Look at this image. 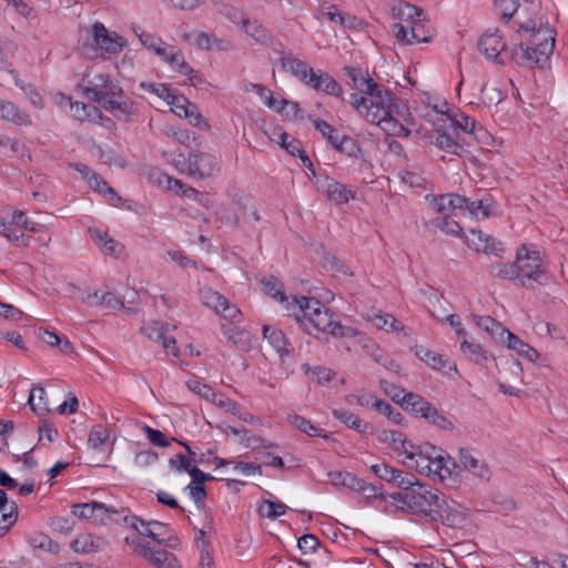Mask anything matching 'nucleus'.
I'll return each instance as SVG.
<instances>
[{
	"mask_svg": "<svg viewBox=\"0 0 568 568\" xmlns=\"http://www.w3.org/2000/svg\"><path fill=\"white\" fill-rule=\"evenodd\" d=\"M302 369L306 375H311L312 379H314L316 383L321 385L331 382L335 376V372H333L331 368L323 366L311 367L308 364H304L302 366Z\"/></svg>",
	"mask_w": 568,
	"mask_h": 568,
	"instance_id": "45",
	"label": "nucleus"
},
{
	"mask_svg": "<svg viewBox=\"0 0 568 568\" xmlns=\"http://www.w3.org/2000/svg\"><path fill=\"white\" fill-rule=\"evenodd\" d=\"M297 313L294 314L296 323L311 335L318 337L320 333H329L334 337L355 338L359 332L352 326H344L334 320V314L318 300L302 296L294 297Z\"/></svg>",
	"mask_w": 568,
	"mask_h": 568,
	"instance_id": "1",
	"label": "nucleus"
},
{
	"mask_svg": "<svg viewBox=\"0 0 568 568\" xmlns=\"http://www.w3.org/2000/svg\"><path fill=\"white\" fill-rule=\"evenodd\" d=\"M18 519V505L9 501L7 493L0 489V535L7 532Z\"/></svg>",
	"mask_w": 568,
	"mask_h": 568,
	"instance_id": "24",
	"label": "nucleus"
},
{
	"mask_svg": "<svg viewBox=\"0 0 568 568\" xmlns=\"http://www.w3.org/2000/svg\"><path fill=\"white\" fill-rule=\"evenodd\" d=\"M453 123L463 131L473 134L477 140H481L487 135V132L481 126H477L476 121L468 115H456Z\"/></svg>",
	"mask_w": 568,
	"mask_h": 568,
	"instance_id": "37",
	"label": "nucleus"
},
{
	"mask_svg": "<svg viewBox=\"0 0 568 568\" xmlns=\"http://www.w3.org/2000/svg\"><path fill=\"white\" fill-rule=\"evenodd\" d=\"M514 42L515 47L511 49L509 61H515L519 65L529 68H544L548 63V61H539V52L529 43H524L523 39Z\"/></svg>",
	"mask_w": 568,
	"mask_h": 568,
	"instance_id": "15",
	"label": "nucleus"
},
{
	"mask_svg": "<svg viewBox=\"0 0 568 568\" xmlns=\"http://www.w3.org/2000/svg\"><path fill=\"white\" fill-rule=\"evenodd\" d=\"M366 353L378 364L387 369L398 367L394 361L375 343H365L363 345Z\"/></svg>",
	"mask_w": 568,
	"mask_h": 568,
	"instance_id": "39",
	"label": "nucleus"
},
{
	"mask_svg": "<svg viewBox=\"0 0 568 568\" xmlns=\"http://www.w3.org/2000/svg\"><path fill=\"white\" fill-rule=\"evenodd\" d=\"M511 29L515 31L513 41L523 39L524 43H529L539 52V61H549L555 48V36L551 29L537 28L534 19L523 20L520 17L513 22Z\"/></svg>",
	"mask_w": 568,
	"mask_h": 568,
	"instance_id": "4",
	"label": "nucleus"
},
{
	"mask_svg": "<svg viewBox=\"0 0 568 568\" xmlns=\"http://www.w3.org/2000/svg\"><path fill=\"white\" fill-rule=\"evenodd\" d=\"M372 471L381 479L393 483L395 476L399 477V470L387 464H375L371 467Z\"/></svg>",
	"mask_w": 568,
	"mask_h": 568,
	"instance_id": "64",
	"label": "nucleus"
},
{
	"mask_svg": "<svg viewBox=\"0 0 568 568\" xmlns=\"http://www.w3.org/2000/svg\"><path fill=\"white\" fill-rule=\"evenodd\" d=\"M92 38L94 43L108 53H119L124 47L122 38L116 34L111 36L101 22H95L92 26Z\"/></svg>",
	"mask_w": 568,
	"mask_h": 568,
	"instance_id": "16",
	"label": "nucleus"
},
{
	"mask_svg": "<svg viewBox=\"0 0 568 568\" xmlns=\"http://www.w3.org/2000/svg\"><path fill=\"white\" fill-rule=\"evenodd\" d=\"M432 143L452 154H459L462 150V146L450 135L442 131H437L432 136Z\"/></svg>",
	"mask_w": 568,
	"mask_h": 568,
	"instance_id": "44",
	"label": "nucleus"
},
{
	"mask_svg": "<svg viewBox=\"0 0 568 568\" xmlns=\"http://www.w3.org/2000/svg\"><path fill=\"white\" fill-rule=\"evenodd\" d=\"M334 418L338 419L343 424H345L347 427L361 433V434H367L373 433L374 427L367 423L363 422L357 415L344 410V409H334L333 410Z\"/></svg>",
	"mask_w": 568,
	"mask_h": 568,
	"instance_id": "28",
	"label": "nucleus"
},
{
	"mask_svg": "<svg viewBox=\"0 0 568 568\" xmlns=\"http://www.w3.org/2000/svg\"><path fill=\"white\" fill-rule=\"evenodd\" d=\"M367 97L351 94V104L371 123H379L388 112H398L393 93L376 82V88Z\"/></svg>",
	"mask_w": 568,
	"mask_h": 568,
	"instance_id": "3",
	"label": "nucleus"
},
{
	"mask_svg": "<svg viewBox=\"0 0 568 568\" xmlns=\"http://www.w3.org/2000/svg\"><path fill=\"white\" fill-rule=\"evenodd\" d=\"M460 349L468 359L476 364L483 365L487 359L485 349L474 342L464 339L460 344Z\"/></svg>",
	"mask_w": 568,
	"mask_h": 568,
	"instance_id": "40",
	"label": "nucleus"
},
{
	"mask_svg": "<svg viewBox=\"0 0 568 568\" xmlns=\"http://www.w3.org/2000/svg\"><path fill=\"white\" fill-rule=\"evenodd\" d=\"M282 65L284 69L290 71L294 77H296L301 82L307 85V81L313 75L315 71L307 62L293 58V57H284L281 59Z\"/></svg>",
	"mask_w": 568,
	"mask_h": 568,
	"instance_id": "27",
	"label": "nucleus"
},
{
	"mask_svg": "<svg viewBox=\"0 0 568 568\" xmlns=\"http://www.w3.org/2000/svg\"><path fill=\"white\" fill-rule=\"evenodd\" d=\"M516 262L511 264L506 263H497L491 265L490 273L499 278L508 280V281H519Z\"/></svg>",
	"mask_w": 568,
	"mask_h": 568,
	"instance_id": "46",
	"label": "nucleus"
},
{
	"mask_svg": "<svg viewBox=\"0 0 568 568\" xmlns=\"http://www.w3.org/2000/svg\"><path fill=\"white\" fill-rule=\"evenodd\" d=\"M459 463L468 471H471L480 479L489 480L490 470L486 463L475 458L468 449H459Z\"/></svg>",
	"mask_w": 568,
	"mask_h": 568,
	"instance_id": "26",
	"label": "nucleus"
},
{
	"mask_svg": "<svg viewBox=\"0 0 568 568\" xmlns=\"http://www.w3.org/2000/svg\"><path fill=\"white\" fill-rule=\"evenodd\" d=\"M243 31L250 37L254 38L257 42L265 43L268 40L267 30L257 21L244 20L242 24Z\"/></svg>",
	"mask_w": 568,
	"mask_h": 568,
	"instance_id": "48",
	"label": "nucleus"
},
{
	"mask_svg": "<svg viewBox=\"0 0 568 568\" xmlns=\"http://www.w3.org/2000/svg\"><path fill=\"white\" fill-rule=\"evenodd\" d=\"M290 419L296 428H298L301 432L307 434L308 436H322V434H321L322 429H320L318 427L313 425L311 423V420H308L300 415H294V416L290 417Z\"/></svg>",
	"mask_w": 568,
	"mask_h": 568,
	"instance_id": "59",
	"label": "nucleus"
},
{
	"mask_svg": "<svg viewBox=\"0 0 568 568\" xmlns=\"http://www.w3.org/2000/svg\"><path fill=\"white\" fill-rule=\"evenodd\" d=\"M467 518L466 508L460 506L455 500L448 501L443 494H440L435 508L433 509L432 520L440 521L448 527H459Z\"/></svg>",
	"mask_w": 568,
	"mask_h": 568,
	"instance_id": "10",
	"label": "nucleus"
},
{
	"mask_svg": "<svg viewBox=\"0 0 568 568\" xmlns=\"http://www.w3.org/2000/svg\"><path fill=\"white\" fill-rule=\"evenodd\" d=\"M28 404L30 405L31 409L40 416L50 410L48 407V400L45 398V390L41 386H36L32 388L29 395Z\"/></svg>",
	"mask_w": 568,
	"mask_h": 568,
	"instance_id": "38",
	"label": "nucleus"
},
{
	"mask_svg": "<svg viewBox=\"0 0 568 568\" xmlns=\"http://www.w3.org/2000/svg\"><path fill=\"white\" fill-rule=\"evenodd\" d=\"M71 547L75 552L89 554L98 551L99 546L94 542L92 535L82 534L77 537L72 542Z\"/></svg>",
	"mask_w": 568,
	"mask_h": 568,
	"instance_id": "47",
	"label": "nucleus"
},
{
	"mask_svg": "<svg viewBox=\"0 0 568 568\" xmlns=\"http://www.w3.org/2000/svg\"><path fill=\"white\" fill-rule=\"evenodd\" d=\"M307 85L316 91L343 99L341 84L328 72L323 70L314 71L307 81Z\"/></svg>",
	"mask_w": 568,
	"mask_h": 568,
	"instance_id": "18",
	"label": "nucleus"
},
{
	"mask_svg": "<svg viewBox=\"0 0 568 568\" xmlns=\"http://www.w3.org/2000/svg\"><path fill=\"white\" fill-rule=\"evenodd\" d=\"M151 178L154 179L160 186H164L169 191L175 192L176 194H182L185 197L197 200V197L201 195L200 192L194 187L189 186L182 181L173 179L172 176L161 171H153Z\"/></svg>",
	"mask_w": 568,
	"mask_h": 568,
	"instance_id": "19",
	"label": "nucleus"
},
{
	"mask_svg": "<svg viewBox=\"0 0 568 568\" xmlns=\"http://www.w3.org/2000/svg\"><path fill=\"white\" fill-rule=\"evenodd\" d=\"M321 12L324 17H326L329 21L334 23H338L343 27H351L353 24L352 18L346 13L339 11L334 4L323 7L321 9Z\"/></svg>",
	"mask_w": 568,
	"mask_h": 568,
	"instance_id": "51",
	"label": "nucleus"
},
{
	"mask_svg": "<svg viewBox=\"0 0 568 568\" xmlns=\"http://www.w3.org/2000/svg\"><path fill=\"white\" fill-rule=\"evenodd\" d=\"M373 323L377 328H382L387 332H397L403 329V325L394 316L383 314L381 312L375 314Z\"/></svg>",
	"mask_w": 568,
	"mask_h": 568,
	"instance_id": "50",
	"label": "nucleus"
},
{
	"mask_svg": "<svg viewBox=\"0 0 568 568\" xmlns=\"http://www.w3.org/2000/svg\"><path fill=\"white\" fill-rule=\"evenodd\" d=\"M91 240L103 251V253L120 257L124 251L123 244L109 236L106 232L99 229H89Z\"/></svg>",
	"mask_w": 568,
	"mask_h": 568,
	"instance_id": "22",
	"label": "nucleus"
},
{
	"mask_svg": "<svg viewBox=\"0 0 568 568\" xmlns=\"http://www.w3.org/2000/svg\"><path fill=\"white\" fill-rule=\"evenodd\" d=\"M140 555L148 559L156 568H181L176 557L164 550H154L150 547L149 542H139Z\"/></svg>",
	"mask_w": 568,
	"mask_h": 568,
	"instance_id": "17",
	"label": "nucleus"
},
{
	"mask_svg": "<svg viewBox=\"0 0 568 568\" xmlns=\"http://www.w3.org/2000/svg\"><path fill=\"white\" fill-rule=\"evenodd\" d=\"M85 97L100 104L108 112H120L125 120H129L136 111L135 104L125 97L119 81L109 73L94 74L84 88Z\"/></svg>",
	"mask_w": 568,
	"mask_h": 568,
	"instance_id": "2",
	"label": "nucleus"
},
{
	"mask_svg": "<svg viewBox=\"0 0 568 568\" xmlns=\"http://www.w3.org/2000/svg\"><path fill=\"white\" fill-rule=\"evenodd\" d=\"M516 265L519 281L526 288H535V283L539 285L548 283L549 275L544 268L539 251H531L526 245H521L516 253Z\"/></svg>",
	"mask_w": 568,
	"mask_h": 568,
	"instance_id": "6",
	"label": "nucleus"
},
{
	"mask_svg": "<svg viewBox=\"0 0 568 568\" xmlns=\"http://www.w3.org/2000/svg\"><path fill=\"white\" fill-rule=\"evenodd\" d=\"M159 58L179 73L191 72V65L184 60L182 51L174 45L166 43L165 47L162 48Z\"/></svg>",
	"mask_w": 568,
	"mask_h": 568,
	"instance_id": "25",
	"label": "nucleus"
},
{
	"mask_svg": "<svg viewBox=\"0 0 568 568\" xmlns=\"http://www.w3.org/2000/svg\"><path fill=\"white\" fill-rule=\"evenodd\" d=\"M494 8L500 20L509 23L511 18L517 13V0H495Z\"/></svg>",
	"mask_w": 568,
	"mask_h": 568,
	"instance_id": "42",
	"label": "nucleus"
},
{
	"mask_svg": "<svg viewBox=\"0 0 568 568\" xmlns=\"http://www.w3.org/2000/svg\"><path fill=\"white\" fill-rule=\"evenodd\" d=\"M170 105L172 111L179 115L184 116L187 115L189 104H191L187 99L181 95H176L171 92L170 99L165 100Z\"/></svg>",
	"mask_w": 568,
	"mask_h": 568,
	"instance_id": "62",
	"label": "nucleus"
},
{
	"mask_svg": "<svg viewBox=\"0 0 568 568\" xmlns=\"http://www.w3.org/2000/svg\"><path fill=\"white\" fill-rule=\"evenodd\" d=\"M327 476L332 485H334L335 487H345L351 490L357 488L356 485H358V477H356L352 473L335 470L329 471Z\"/></svg>",
	"mask_w": 568,
	"mask_h": 568,
	"instance_id": "41",
	"label": "nucleus"
},
{
	"mask_svg": "<svg viewBox=\"0 0 568 568\" xmlns=\"http://www.w3.org/2000/svg\"><path fill=\"white\" fill-rule=\"evenodd\" d=\"M152 520L145 521L138 517L136 528H133L138 534L142 536H146L153 540H155L160 545L168 546L170 548H175L179 544L178 538L175 537H168V538H160V534L155 532L152 528Z\"/></svg>",
	"mask_w": 568,
	"mask_h": 568,
	"instance_id": "31",
	"label": "nucleus"
},
{
	"mask_svg": "<svg viewBox=\"0 0 568 568\" xmlns=\"http://www.w3.org/2000/svg\"><path fill=\"white\" fill-rule=\"evenodd\" d=\"M434 29L427 24L425 17L423 19L417 18L415 26L405 32V39H396L402 44H414V43H427L434 38Z\"/></svg>",
	"mask_w": 568,
	"mask_h": 568,
	"instance_id": "20",
	"label": "nucleus"
},
{
	"mask_svg": "<svg viewBox=\"0 0 568 568\" xmlns=\"http://www.w3.org/2000/svg\"><path fill=\"white\" fill-rule=\"evenodd\" d=\"M403 402L400 407L405 412L416 417L424 418L429 424L440 429L452 430L454 428L453 422L419 394L408 392L404 394Z\"/></svg>",
	"mask_w": 568,
	"mask_h": 568,
	"instance_id": "7",
	"label": "nucleus"
},
{
	"mask_svg": "<svg viewBox=\"0 0 568 568\" xmlns=\"http://www.w3.org/2000/svg\"><path fill=\"white\" fill-rule=\"evenodd\" d=\"M337 145H334V149L344 152L349 156H357L361 152L359 145L357 144L356 140L348 136L343 135L336 143Z\"/></svg>",
	"mask_w": 568,
	"mask_h": 568,
	"instance_id": "58",
	"label": "nucleus"
},
{
	"mask_svg": "<svg viewBox=\"0 0 568 568\" xmlns=\"http://www.w3.org/2000/svg\"><path fill=\"white\" fill-rule=\"evenodd\" d=\"M346 75L351 79L353 87L362 93H371L376 88V81L368 74H364L359 69L345 68Z\"/></svg>",
	"mask_w": 568,
	"mask_h": 568,
	"instance_id": "32",
	"label": "nucleus"
},
{
	"mask_svg": "<svg viewBox=\"0 0 568 568\" xmlns=\"http://www.w3.org/2000/svg\"><path fill=\"white\" fill-rule=\"evenodd\" d=\"M432 224L435 227L440 229L447 234L454 235V236H463V229L459 225L458 222L452 220L449 216L445 217H437L432 221Z\"/></svg>",
	"mask_w": 568,
	"mask_h": 568,
	"instance_id": "52",
	"label": "nucleus"
},
{
	"mask_svg": "<svg viewBox=\"0 0 568 568\" xmlns=\"http://www.w3.org/2000/svg\"><path fill=\"white\" fill-rule=\"evenodd\" d=\"M396 10L399 21L393 24V33L396 39H405V32H408V29L416 24L417 18H424V11L408 2L399 3Z\"/></svg>",
	"mask_w": 568,
	"mask_h": 568,
	"instance_id": "12",
	"label": "nucleus"
},
{
	"mask_svg": "<svg viewBox=\"0 0 568 568\" xmlns=\"http://www.w3.org/2000/svg\"><path fill=\"white\" fill-rule=\"evenodd\" d=\"M313 123L315 129L322 133V135L329 142V144L333 148L334 145H337L336 143L338 142L341 136L337 134L335 128H333L329 123L321 119H314Z\"/></svg>",
	"mask_w": 568,
	"mask_h": 568,
	"instance_id": "55",
	"label": "nucleus"
},
{
	"mask_svg": "<svg viewBox=\"0 0 568 568\" xmlns=\"http://www.w3.org/2000/svg\"><path fill=\"white\" fill-rule=\"evenodd\" d=\"M176 168L190 176L205 179L220 171L217 159L206 152L190 153L187 159L176 160Z\"/></svg>",
	"mask_w": 568,
	"mask_h": 568,
	"instance_id": "8",
	"label": "nucleus"
},
{
	"mask_svg": "<svg viewBox=\"0 0 568 568\" xmlns=\"http://www.w3.org/2000/svg\"><path fill=\"white\" fill-rule=\"evenodd\" d=\"M320 187L325 193L326 197L337 205L345 204L349 200L355 199V191L327 175L324 176L323 181H320Z\"/></svg>",
	"mask_w": 568,
	"mask_h": 568,
	"instance_id": "14",
	"label": "nucleus"
},
{
	"mask_svg": "<svg viewBox=\"0 0 568 568\" xmlns=\"http://www.w3.org/2000/svg\"><path fill=\"white\" fill-rule=\"evenodd\" d=\"M505 335L507 338L508 348L516 351L519 355L526 357L530 362H535L538 358V352L534 347L521 341L517 335L513 334L509 331H507Z\"/></svg>",
	"mask_w": 568,
	"mask_h": 568,
	"instance_id": "33",
	"label": "nucleus"
},
{
	"mask_svg": "<svg viewBox=\"0 0 568 568\" xmlns=\"http://www.w3.org/2000/svg\"><path fill=\"white\" fill-rule=\"evenodd\" d=\"M471 317L478 327L483 328L491 336H499L500 339H503L504 335L508 331L505 327H503L500 323H498L495 318L490 316H479L473 314Z\"/></svg>",
	"mask_w": 568,
	"mask_h": 568,
	"instance_id": "36",
	"label": "nucleus"
},
{
	"mask_svg": "<svg viewBox=\"0 0 568 568\" xmlns=\"http://www.w3.org/2000/svg\"><path fill=\"white\" fill-rule=\"evenodd\" d=\"M0 119L19 126H29L32 124L31 118L26 111L3 99H0Z\"/></svg>",
	"mask_w": 568,
	"mask_h": 568,
	"instance_id": "23",
	"label": "nucleus"
},
{
	"mask_svg": "<svg viewBox=\"0 0 568 568\" xmlns=\"http://www.w3.org/2000/svg\"><path fill=\"white\" fill-rule=\"evenodd\" d=\"M417 355L432 368L440 369L442 367H444L445 362L443 359V355L438 353H435L426 348H420L417 352Z\"/></svg>",
	"mask_w": 568,
	"mask_h": 568,
	"instance_id": "61",
	"label": "nucleus"
},
{
	"mask_svg": "<svg viewBox=\"0 0 568 568\" xmlns=\"http://www.w3.org/2000/svg\"><path fill=\"white\" fill-rule=\"evenodd\" d=\"M381 389L384 394L392 398L393 402L402 406L404 394H407L404 388L390 383L386 379L379 382Z\"/></svg>",
	"mask_w": 568,
	"mask_h": 568,
	"instance_id": "56",
	"label": "nucleus"
},
{
	"mask_svg": "<svg viewBox=\"0 0 568 568\" xmlns=\"http://www.w3.org/2000/svg\"><path fill=\"white\" fill-rule=\"evenodd\" d=\"M373 408L381 414L385 415L392 423L396 425H403L404 424V416L403 414L397 410L395 407H393L389 403L385 400H374L373 402Z\"/></svg>",
	"mask_w": 568,
	"mask_h": 568,
	"instance_id": "43",
	"label": "nucleus"
},
{
	"mask_svg": "<svg viewBox=\"0 0 568 568\" xmlns=\"http://www.w3.org/2000/svg\"><path fill=\"white\" fill-rule=\"evenodd\" d=\"M261 284L263 285L264 292L272 296L273 298L278 300L281 302H284L286 300V296L283 292V286L276 277H263L261 280Z\"/></svg>",
	"mask_w": 568,
	"mask_h": 568,
	"instance_id": "49",
	"label": "nucleus"
},
{
	"mask_svg": "<svg viewBox=\"0 0 568 568\" xmlns=\"http://www.w3.org/2000/svg\"><path fill=\"white\" fill-rule=\"evenodd\" d=\"M192 37L194 38V44L201 50L227 52L234 48L229 39H220L204 31H195L192 33Z\"/></svg>",
	"mask_w": 568,
	"mask_h": 568,
	"instance_id": "21",
	"label": "nucleus"
},
{
	"mask_svg": "<svg viewBox=\"0 0 568 568\" xmlns=\"http://www.w3.org/2000/svg\"><path fill=\"white\" fill-rule=\"evenodd\" d=\"M439 496V491H434L429 486L418 483L408 491L393 494L392 498L400 504V509L414 515H424L432 518L433 509Z\"/></svg>",
	"mask_w": 568,
	"mask_h": 568,
	"instance_id": "5",
	"label": "nucleus"
},
{
	"mask_svg": "<svg viewBox=\"0 0 568 568\" xmlns=\"http://www.w3.org/2000/svg\"><path fill=\"white\" fill-rule=\"evenodd\" d=\"M286 505L281 501L264 500L260 511L270 519H276L285 514Z\"/></svg>",
	"mask_w": 568,
	"mask_h": 568,
	"instance_id": "57",
	"label": "nucleus"
},
{
	"mask_svg": "<svg viewBox=\"0 0 568 568\" xmlns=\"http://www.w3.org/2000/svg\"><path fill=\"white\" fill-rule=\"evenodd\" d=\"M89 185L94 192L102 194L112 205H116L121 201L115 190L98 173L89 181Z\"/></svg>",
	"mask_w": 568,
	"mask_h": 568,
	"instance_id": "34",
	"label": "nucleus"
},
{
	"mask_svg": "<svg viewBox=\"0 0 568 568\" xmlns=\"http://www.w3.org/2000/svg\"><path fill=\"white\" fill-rule=\"evenodd\" d=\"M395 112H388V115L385 116L379 123V125L387 134L394 136H403L407 138L410 134V130L404 126L398 120L394 118Z\"/></svg>",
	"mask_w": 568,
	"mask_h": 568,
	"instance_id": "35",
	"label": "nucleus"
},
{
	"mask_svg": "<svg viewBox=\"0 0 568 568\" xmlns=\"http://www.w3.org/2000/svg\"><path fill=\"white\" fill-rule=\"evenodd\" d=\"M381 443L393 445L395 450L400 449V445H405V435L397 430L383 429L377 433Z\"/></svg>",
	"mask_w": 568,
	"mask_h": 568,
	"instance_id": "53",
	"label": "nucleus"
},
{
	"mask_svg": "<svg viewBox=\"0 0 568 568\" xmlns=\"http://www.w3.org/2000/svg\"><path fill=\"white\" fill-rule=\"evenodd\" d=\"M470 237H466L468 246L476 251L485 253H497L496 242L494 237L485 234L479 230H470Z\"/></svg>",
	"mask_w": 568,
	"mask_h": 568,
	"instance_id": "30",
	"label": "nucleus"
},
{
	"mask_svg": "<svg viewBox=\"0 0 568 568\" xmlns=\"http://www.w3.org/2000/svg\"><path fill=\"white\" fill-rule=\"evenodd\" d=\"M211 402L219 408L236 415L239 412V404L222 393H214Z\"/></svg>",
	"mask_w": 568,
	"mask_h": 568,
	"instance_id": "60",
	"label": "nucleus"
},
{
	"mask_svg": "<svg viewBox=\"0 0 568 568\" xmlns=\"http://www.w3.org/2000/svg\"><path fill=\"white\" fill-rule=\"evenodd\" d=\"M200 294L203 303L224 318L233 321L239 316L240 310L235 305H231L227 298L219 292L205 287L201 290Z\"/></svg>",
	"mask_w": 568,
	"mask_h": 568,
	"instance_id": "13",
	"label": "nucleus"
},
{
	"mask_svg": "<svg viewBox=\"0 0 568 568\" xmlns=\"http://www.w3.org/2000/svg\"><path fill=\"white\" fill-rule=\"evenodd\" d=\"M478 49L488 60L499 64H506L511 53L497 28L489 29L480 37Z\"/></svg>",
	"mask_w": 568,
	"mask_h": 568,
	"instance_id": "9",
	"label": "nucleus"
},
{
	"mask_svg": "<svg viewBox=\"0 0 568 568\" xmlns=\"http://www.w3.org/2000/svg\"><path fill=\"white\" fill-rule=\"evenodd\" d=\"M186 386L189 387L190 390L199 395L201 398H204L210 402L215 393V390L211 386L202 384L196 379L187 381Z\"/></svg>",
	"mask_w": 568,
	"mask_h": 568,
	"instance_id": "63",
	"label": "nucleus"
},
{
	"mask_svg": "<svg viewBox=\"0 0 568 568\" xmlns=\"http://www.w3.org/2000/svg\"><path fill=\"white\" fill-rule=\"evenodd\" d=\"M109 430L105 427L101 425L94 426L89 434L88 445L93 449H100L109 439Z\"/></svg>",
	"mask_w": 568,
	"mask_h": 568,
	"instance_id": "54",
	"label": "nucleus"
},
{
	"mask_svg": "<svg viewBox=\"0 0 568 568\" xmlns=\"http://www.w3.org/2000/svg\"><path fill=\"white\" fill-rule=\"evenodd\" d=\"M263 336L276 349L281 357L290 354L292 349L291 344L288 343L285 334L282 331L272 328L268 325H264Z\"/></svg>",
	"mask_w": 568,
	"mask_h": 568,
	"instance_id": "29",
	"label": "nucleus"
},
{
	"mask_svg": "<svg viewBox=\"0 0 568 568\" xmlns=\"http://www.w3.org/2000/svg\"><path fill=\"white\" fill-rule=\"evenodd\" d=\"M92 523L98 525H110L123 523L130 528H136L138 516L131 515L126 508L116 509L101 503H94Z\"/></svg>",
	"mask_w": 568,
	"mask_h": 568,
	"instance_id": "11",
	"label": "nucleus"
}]
</instances>
